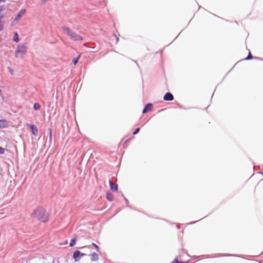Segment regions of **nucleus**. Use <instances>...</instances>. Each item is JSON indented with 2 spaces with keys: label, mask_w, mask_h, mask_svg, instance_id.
<instances>
[{
  "label": "nucleus",
  "mask_w": 263,
  "mask_h": 263,
  "mask_svg": "<svg viewBox=\"0 0 263 263\" xmlns=\"http://www.w3.org/2000/svg\"><path fill=\"white\" fill-rule=\"evenodd\" d=\"M31 216L44 223L47 222L49 219V214L41 206H38L33 210Z\"/></svg>",
  "instance_id": "1"
},
{
  "label": "nucleus",
  "mask_w": 263,
  "mask_h": 263,
  "mask_svg": "<svg viewBox=\"0 0 263 263\" xmlns=\"http://www.w3.org/2000/svg\"><path fill=\"white\" fill-rule=\"evenodd\" d=\"M26 51V47L25 46H18L15 51V56L17 57L19 53L24 54Z\"/></svg>",
  "instance_id": "2"
},
{
  "label": "nucleus",
  "mask_w": 263,
  "mask_h": 263,
  "mask_svg": "<svg viewBox=\"0 0 263 263\" xmlns=\"http://www.w3.org/2000/svg\"><path fill=\"white\" fill-rule=\"evenodd\" d=\"M27 125L30 127L32 134L34 136H37L39 132L36 126L35 125H30L29 124H27Z\"/></svg>",
  "instance_id": "3"
},
{
  "label": "nucleus",
  "mask_w": 263,
  "mask_h": 263,
  "mask_svg": "<svg viewBox=\"0 0 263 263\" xmlns=\"http://www.w3.org/2000/svg\"><path fill=\"white\" fill-rule=\"evenodd\" d=\"M85 256V254L81 253L79 251H76L73 253V257L76 261H78L81 256Z\"/></svg>",
  "instance_id": "4"
},
{
  "label": "nucleus",
  "mask_w": 263,
  "mask_h": 263,
  "mask_svg": "<svg viewBox=\"0 0 263 263\" xmlns=\"http://www.w3.org/2000/svg\"><path fill=\"white\" fill-rule=\"evenodd\" d=\"M69 37L74 41H81L82 38L79 34H69Z\"/></svg>",
  "instance_id": "5"
},
{
  "label": "nucleus",
  "mask_w": 263,
  "mask_h": 263,
  "mask_svg": "<svg viewBox=\"0 0 263 263\" xmlns=\"http://www.w3.org/2000/svg\"><path fill=\"white\" fill-rule=\"evenodd\" d=\"M163 99L165 101H172L174 99V97L171 93L167 92L163 97Z\"/></svg>",
  "instance_id": "6"
},
{
  "label": "nucleus",
  "mask_w": 263,
  "mask_h": 263,
  "mask_svg": "<svg viewBox=\"0 0 263 263\" xmlns=\"http://www.w3.org/2000/svg\"><path fill=\"white\" fill-rule=\"evenodd\" d=\"M8 127V122L6 120H0V128H5Z\"/></svg>",
  "instance_id": "7"
},
{
  "label": "nucleus",
  "mask_w": 263,
  "mask_h": 263,
  "mask_svg": "<svg viewBox=\"0 0 263 263\" xmlns=\"http://www.w3.org/2000/svg\"><path fill=\"white\" fill-rule=\"evenodd\" d=\"M152 107H153V105L151 103H148V104H146L145 106V107L142 111V112L143 114H145V113L147 112V111L151 110L152 109Z\"/></svg>",
  "instance_id": "8"
},
{
  "label": "nucleus",
  "mask_w": 263,
  "mask_h": 263,
  "mask_svg": "<svg viewBox=\"0 0 263 263\" xmlns=\"http://www.w3.org/2000/svg\"><path fill=\"white\" fill-rule=\"evenodd\" d=\"M90 259L92 261H97L99 259L98 255L96 253H93L90 255Z\"/></svg>",
  "instance_id": "9"
},
{
  "label": "nucleus",
  "mask_w": 263,
  "mask_h": 263,
  "mask_svg": "<svg viewBox=\"0 0 263 263\" xmlns=\"http://www.w3.org/2000/svg\"><path fill=\"white\" fill-rule=\"evenodd\" d=\"M109 185H110V189L112 191H117V190H118L117 184H114L110 180H109Z\"/></svg>",
  "instance_id": "10"
},
{
  "label": "nucleus",
  "mask_w": 263,
  "mask_h": 263,
  "mask_svg": "<svg viewBox=\"0 0 263 263\" xmlns=\"http://www.w3.org/2000/svg\"><path fill=\"white\" fill-rule=\"evenodd\" d=\"M106 198L109 201H112L114 200V196L112 193L108 192L106 193Z\"/></svg>",
  "instance_id": "11"
},
{
  "label": "nucleus",
  "mask_w": 263,
  "mask_h": 263,
  "mask_svg": "<svg viewBox=\"0 0 263 263\" xmlns=\"http://www.w3.org/2000/svg\"><path fill=\"white\" fill-rule=\"evenodd\" d=\"M25 10H21L18 13L17 17H19L22 16L25 14Z\"/></svg>",
  "instance_id": "12"
},
{
  "label": "nucleus",
  "mask_w": 263,
  "mask_h": 263,
  "mask_svg": "<svg viewBox=\"0 0 263 263\" xmlns=\"http://www.w3.org/2000/svg\"><path fill=\"white\" fill-rule=\"evenodd\" d=\"M40 105L38 103H35L33 105V108L35 110H39L40 108Z\"/></svg>",
  "instance_id": "13"
},
{
  "label": "nucleus",
  "mask_w": 263,
  "mask_h": 263,
  "mask_svg": "<svg viewBox=\"0 0 263 263\" xmlns=\"http://www.w3.org/2000/svg\"><path fill=\"white\" fill-rule=\"evenodd\" d=\"M80 56V55H79L78 57H77V58H74V59H73L72 60V62H73V64H74V65H76V64H77V63H78V61H79V59Z\"/></svg>",
  "instance_id": "14"
},
{
  "label": "nucleus",
  "mask_w": 263,
  "mask_h": 263,
  "mask_svg": "<svg viewBox=\"0 0 263 263\" xmlns=\"http://www.w3.org/2000/svg\"><path fill=\"white\" fill-rule=\"evenodd\" d=\"M13 40H14V41H15L16 43H17L18 42L19 40H18V34H15V35L13 38Z\"/></svg>",
  "instance_id": "15"
},
{
  "label": "nucleus",
  "mask_w": 263,
  "mask_h": 263,
  "mask_svg": "<svg viewBox=\"0 0 263 263\" xmlns=\"http://www.w3.org/2000/svg\"><path fill=\"white\" fill-rule=\"evenodd\" d=\"M75 243H76V239H72L70 243V247L73 246L74 245Z\"/></svg>",
  "instance_id": "16"
},
{
  "label": "nucleus",
  "mask_w": 263,
  "mask_h": 263,
  "mask_svg": "<svg viewBox=\"0 0 263 263\" xmlns=\"http://www.w3.org/2000/svg\"><path fill=\"white\" fill-rule=\"evenodd\" d=\"M252 59H253V56L252 55L251 52H250L248 56L245 59L247 60H249Z\"/></svg>",
  "instance_id": "17"
},
{
  "label": "nucleus",
  "mask_w": 263,
  "mask_h": 263,
  "mask_svg": "<svg viewBox=\"0 0 263 263\" xmlns=\"http://www.w3.org/2000/svg\"><path fill=\"white\" fill-rule=\"evenodd\" d=\"M92 245L93 246H94L95 247V248L96 249L97 251L98 252H99L100 251V248L99 247V246L98 245H97L96 243H92Z\"/></svg>",
  "instance_id": "18"
},
{
  "label": "nucleus",
  "mask_w": 263,
  "mask_h": 263,
  "mask_svg": "<svg viewBox=\"0 0 263 263\" xmlns=\"http://www.w3.org/2000/svg\"><path fill=\"white\" fill-rule=\"evenodd\" d=\"M172 263H186V262H180L178 260V258H176L174 261H173Z\"/></svg>",
  "instance_id": "19"
},
{
  "label": "nucleus",
  "mask_w": 263,
  "mask_h": 263,
  "mask_svg": "<svg viewBox=\"0 0 263 263\" xmlns=\"http://www.w3.org/2000/svg\"><path fill=\"white\" fill-rule=\"evenodd\" d=\"M5 153V149L0 147V154H3Z\"/></svg>",
  "instance_id": "20"
},
{
  "label": "nucleus",
  "mask_w": 263,
  "mask_h": 263,
  "mask_svg": "<svg viewBox=\"0 0 263 263\" xmlns=\"http://www.w3.org/2000/svg\"><path fill=\"white\" fill-rule=\"evenodd\" d=\"M140 130V129L139 128H137L135 130V132L133 133V135H136L137 134Z\"/></svg>",
  "instance_id": "21"
},
{
  "label": "nucleus",
  "mask_w": 263,
  "mask_h": 263,
  "mask_svg": "<svg viewBox=\"0 0 263 263\" xmlns=\"http://www.w3.org/2000/svg\"><path fill=\"white\" fill-rule=\"evenodd\" d=\"M63 29L64 32H69V30L67 28L64 27Z\"/></svg>",
  "instance_id": "22"
},
{
  "label": "nucleus",
  "mask_w": 263,
  "mask_h": 263,
  "mask_svg": "<svg viewBox=\"0 0 263 263\" xmlns=\"http://www.w3.org/2000/svg\"><path fill=\"white\" fill-rule=\"evenodd\" d=\"M5 0H0V3H1V2H5Z\"/></svg>",
  "instance_id": "23"
},
{
  "label": "nucleus",
  "mask_w": 263,
  "mask_h": 263,
  "mask_svg": "<svg viewBox=\"0 0 263 263\" xmlns=\"http://www.w3.org/2000/svg\"><path fill=\"white\" fill-rule=\"evenodd\" d=\"M50 135H51V129H50Z\"/></svg>",
  "instance_id": "24"
}]
</instances>
